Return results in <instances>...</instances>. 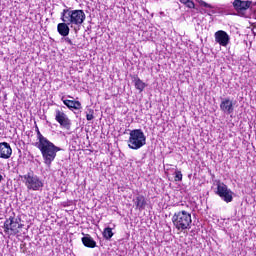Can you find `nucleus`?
I'll return each mask as SVG.
<instances>
[{"mask_svg":"<svg viewBox=\"0 0 256 256\" xmlns=\"http://www.w3.org/2000/svg\"><path fill=\"white\" fill-rule=\"evenodd\" d=\"M35 147L39 149L42 155V159L48 167H51L53 161H55V157H57V153L61 151V148L55 146L53 142L48 140H42L40 143H36Z\"/></svg>","mask_w":256,"mask_h":256,"instance_id":"nucleus-1","label":"nucleus"},{"mask_svg":"<svg viewBox=\"0 0 256 256\" xmlns=\"http://www.w3.org/2000/svg\"><path fill=\"white\" fill-rule=\"evenodd\" d=\"M172 223L175 229L181 233H183V231H189L193 224L191 213L187 212L186 210L175 212L172 216Z\"/></svg>","mask_w":256,"mask_h":256,"instance_id":"nucleus-2","label":"nucleus"},{"mask_svg":"<svg viewBox=\"0 0 256 256\" xmlns=\"http://www.w3.org/2000/svg\"><path fill=\"white\" fill-rule=\"evenodd\" d=\"M60 19L63 21V23L81 27V25H83L85 22L86 16L83 10H73L71 8H66L61 12Z\"/></svg>","mask_w":256,"mask_h":256,"instance_id":"nucleus-3","label":"nucleus"},{"mask_svg":"<svg viewBox=\"0 0 256 256\" xmlns=\"http://www.w3.org/2000/svg\"><path fill=\"white\" fill-rule=\"evenodd\" d=\"M147 142V137H145V133L141 129H135L130 132V137L128 140V147L130 149H141Z\"/></svg>","mask_w":256,"mask_h":256,"instance_id":"nucleus-4","label":"nucleus"},{"mask_svg":"<svg viewBox=\"0 0 256 256\" xmlns=\"http://www.w3.org/2000/svg\"><path fill=\"white\" fill-rule=\"evenodd\" d=\"M22 179L28 191H41L43 189V180L33 172H28Z\"/></svg>","mask_w":256,"mask_h":256,"instance_id":"nucleus-5","label":"nucleus"},{"mask_svg":"<svg viewBox=\"0 0 256 256\" xmlns=\"http://www.w3.org/2000/svg\"><path fill=\"white\" fill-rule=\"evenodd\" d=\"M20 229H23L21 217L15 218L10 216L9 219L4 222V232L7 233V235H17Z\"/></svg>","mask_w":256,"mask_h":256,"instance_id":"nucleus-6","label":"nucleus"},{"mask_svg":"<svg viewBox=\"0 0 256 256\" xmlns=\"http://www.w3.org/2000/svg\"><path fill=\"white\" fill-rule=\"evenodd\" d=\"M217 195L221 198L225 203H231L233 201V191L227 187L224 183L217 184Z\"/></svg>","mask_w":256,"mask_h":256,"instance_id":"nucleus-7","label":"nucleus"},{"mask_svg":"<svg viewBox=\"0 0 256 256\" xmlns=\"http://www.w3.org/2000/svg\"><path fill=\"white\" fill-rule=\"evenodd\" d=\"M55 120L57 123H59L60 127H63L64 129H71V119L65 114V112L57 109L55 110Z\"/></svg>","mask_w":256,"mask_h":256,"instance_id":"nucleus-8","label":"nucleus"},{"mask_svg":"<svg viewBox=\"0 0 256 256\" xmlns=\"http://www.w3.org/2000/svg\"><path fill=\"white\" fill-rule=\"evenodd\" d=\"M233 7L238 13H245L247 9L253 7V1L251 0H234Z\"/></svg>","mask_w":256,"mask_h":256,"instance_id":"nucleus-9","label":"nucleus"},{"mask_svg":"<svg viewBox=\"0 0 256 256\" xmlns=\"http://www.w3.org/2000/svg\"><path fill=\"white\" fill-rule=\"evenodd\" d=\"M214 37L216 43H219L221 47H227V45H229V42L231 41V37L229 36V34H227V32L223 30L215 32Z\"/></svg>","mask_w":256,"mask_h":256,"instance_id":"nucleus-10","label":"nucleus"},{"mask_svg":"<svg viewBox=\"0 0 256 256\" xmlns=\"http://www.w3.org/2000/svg\"><path fill=\"white\" fill-rule=\"evenodd\" d=\"M220 109L226 115H231V113L235 111V107L233 106V100H231V98H223L220 103Z\"/></svg>","mask_w":256,"mask_h":256,"instance_id":"nucleus-11","label":"nucleus"},{"mask_svg":"<svg viewBox=\"0 0 256 256\" xmlns=\"http://www.w3.org/2000/svg\"><path fill=\"white\" fill-rule=\"evenodd\" d=\"M11 155H13V149H11V145L7 142H1L0 159H11Z\"/></svg>","mask_w":256,"mask_h":256,"instance_id":"nucleus-12","label":"nucleus"},{"mask_svg":"<svg viewBox=\"0 0 256 256\" xmlns=\"http://www.w3.org/2000/svg\"><path fill=\"white\" fill-rule=\"evenodd\" d=\"M133 203L138 209V211H143L145 207H147V200H145V196L143 195H138L133 199Z\"/></svg>","mask_w":256,"mask_h":256,"instance_id":"nucleus-13","label":"nucleus"},{"mask_svg":"<svg viewBox=\"0 0 256 256\" xmlns=\"http://www.w3.org/2000/svg\"><path fill=\"white\" fill-rule=\"evenodd\" d=\"M82 243L84 247H88L89 249H95V247H97V242H95L93 237H91L89 234L82 237Z\"/></svg>","mask_w":256,"mask_h":256,"instance_id":"nucleus-14","label":"nucleus"},{"mask_svg":"<svg viewBox=\"0 0 256 256\" xmlns=\"http://www.w3.org/2000/svg\"><path fill=\"white\" fill-rule=\"evenodd\" d=\"M69 25L71 24L67 22L59 23L57 25V31L59 35H61L62 37H67V35H69V31H71V29H69Z\"/></svg>","mask_w":256,"mask_h":256,"instance_id":"nucleus-15","label":"nucleus"},{"mask_svg":"<svg viewBox=\"0 0 256 256\" xmlns=\"http://www.w3.org/2000/svg\"><path fill=\"white\" fill-rule=\"evenodd\" d=\"M200 7H205L206 9H210L207 13L208 15H216V13H221V11L219 9H215V6L203 1V0H199L198 1Z\"/></svg>","mask_w":256,"mask_h":256,"instance_id":"nucleus-16","label":"nucleus"},{"mask_svg":"<svg viewBox=\"0 0 256 256\" xmlns=\"http://www.w3.org/2000/svg\"><path fill=\"white\" fill-rule=\"evenodd\" d=\"M62 101L68 109H75L76 111H79L81 109V102L75 101V100H65L62 98Z\"/></svg>","mask_w":256,"mask_h":256,"instance_id":"nucleus-17","label":"nucleus"},{"mask_svg":"<svg viewBox=\"0 0 256 256\" xmlns=\"http://www.w3.org/2000/svg\"><path fill=\"white\" fill-rule=\"evenodd\" d=\"M135 87H136V89H138V91L141 92L147 87V84L142 82L139 78H136L135 79Z\"/></svg>","mask_w":256,"mask_h":256,"instance_id":"nucleus-18","label":"nucleus"},{"mask_svg":"<svg viewBox=\"0 0 256 256\" xmlns=\"http://www.w3.org/2000/svg\"><path fill=\"white\" fill-rule=\"evenodd\" d=\"M103 237H104V239L109 241V239H111L113 237V229H111L109 227L105 228L103 231Z\"/></svg>","mask_w":256,"mask_h":256,"instance_id":"nucleus-19","label":"nucleus"},{"mask_svg":"<svg viewBox=\"0 0 256 256\" xmlns=\"http://www.w3.org/2000/svg\"><path fill=\"white\" fill-rule=\"evenodd\" d=\"M36 133H37V140L38 142L36 143H41V141L48 140L43 134H41V131H39V127L36 126Z\"/></svg>","mask_w":256,"mask_h":256,"instance_id":"nucleus-20","label":"nucleus"},{"mask_svg":"<svg viewBox=\"0 0 256 256\" xmlns=\"http://www.w3.org/2000/svg\"><path fill=\"white\" fill-rule=\"evenodd\" d=\"M94 113L95 111L93 109H88V113L86 114L87 121H93L95 119Z\"/></svg>","mask_w":256,"mask_h":256,"instance_id":"nucleus-21","label":"nucleus"},{"mask_svg":"<svg viewBox=\"0 0 256 256\" xmlns=\"http://www.w3.org/2000/svg\"><path fill=\"white\" fill-rule=\"evenodd\" d=\"M174 181H183V174L181 173V171H175Z\"/></svg>","mask_w":256,"mask_h":256,"instance_id":"nucleus-22","label":"nucleus"},{"mask_svg":"<svg viewBox=\"0 0 256 256\" xmlns=\"http://www.w3.org/2000/svg\"><path fill=\"white\" fill-rule=\"evenodd\" d=\"M185 5L188 7V9H195V3L193 2V0H188Z\"/></svg>","mask_w":256,"mask_h":256,"instance_id":"nucleus-23","label":"nucleus"},{"mask_svg":"<svg viewBox=\"0 0 256 256\" xmlns=\"http://www.w3.org/2000/svg\"><path fill=\"white\" fill-rule=\"evenodd\" d=\"M65 43H68V45H73V41L69 37L64 38Z\"/></svg>","mask_w":256,"mask_h":256,"instance_id":"nucleus-24","label":"nucleus"},{"mask_svg":"<svg viewBox=\"0 0 256 256\" xmlns=\"http://www.w3.org/2000/svg\"><path fill=\"white\" fill-rule=\"evenodd\" d=\"M180 3H182L183 5H185L189 0H179Z\"/></svg>","mask_w":256,"mask_h":256,"instance_id":"nucleus-25","label":"nucleus"},{"mask_svg":"<svg viewBox=\"0 0 256 256\" xmlns=\"http://www.w3.org/2000/svg\"><path fill=\"white\" fill-rule=\"evenodd\" d=\"M3 181V175L0 174V183Z\"/></svg>","mask_w":256,"mask_h":256,"instance_id":"nucleus-26","label":"nucleus"},{"mask_svg":"<svg viewBox=\"0 0 256 256\" xmlns=\"http://www.w3.org/2000/svg\"><path fill=\"white\" fill-rule=\"evenodd\" d=\"M0 129H3V128L1 127V122H0Z\"/></svg>","mask_w":256,"mask_h":256,"instance_id":"nucleus-27","label":"nucleus"}]
</instances>
